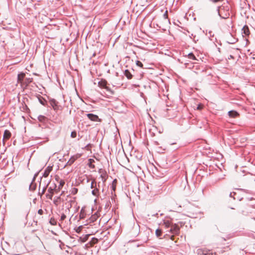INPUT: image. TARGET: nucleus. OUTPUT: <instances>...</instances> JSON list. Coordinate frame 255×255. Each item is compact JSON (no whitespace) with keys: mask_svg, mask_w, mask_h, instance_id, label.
<instances>
[{"mask_svg":"<svg viewBox=\"0 0 255 255\" xmlns=\"http://www.w3.org/2000/svg\"><path fill=\"white\" fill-rule=\"evenodd\" d=\"M230 5L228 2H224L221 6H218V14L222 19H227L230 16Z\"/></svg>","mask_w":255,"mask_h":255,"instance_id":"obj_1","label":"nucleus"},{"mask_svg":"<svg viewBox=\"0 0 255 255\" xmlns=\"http://www.w3.org/2000/svg\"><path fill=\"white\" fill-rule=\"evenodd\" d=\"M98 85L99 87L105 89L109 93L113 94L112 91L111 90L109 87L107 86V81H99L98 82Z\"/></svg>","mask_w":255,"mask_h":255,"instance_id":"obj_2","label":"nucleus"},{"mask_svg":"<svg viewBox=\"0 0 255 255\" xmlns=\"http://www.w3.org/2000/svg\"><path fill=\"white\" fill-rule=\"evenodd\" d=\"M71 205H68L66 207V208L64 210L63 212L61 213L60 221H63L66 218V215L69 214L70 211V209L71 208Z\"/></svg>","mask_w":255,"mask_h":255,"instance_id":"obj_3","label":"nucleus"},{"mask_svg":"<svg viewBox=\"0 0 255 255\" xmlns=\"http://www.w3.org/2000/svg\"><path fill=\"white\" fill-rule=\"evenodd\" d=\"M180 229L177 225L176 224H172L170 229V232L172 234L175 235L178 234L179 233Z\"/></svg>","mask_w":255,"mask_h":255,"instance_id":"obj_4","label":"nucleus"},{"mask_svg":"<svg viewBox=\"0 0 255 255\" xmlns=\"http://www.w3.org/2000/svg\"><path fill=\"white\" fill-rule=\"evenodd\" d=\"M11 135V134L8 130L6 129L4 130L2 139L3 144H5V141L8 139L10 137Z\"/></svg>","mask_w":255,"mask_h":255,"instance_id":"obj_5","label":"nucleus"},{"mask_svg":"<svg viewBox=\"0 0 255 255\" xmlns=\"http://www.w3.org/2000/svg\"><path fill=\"white\" fill-rule=\"evenodd\" d=\"M87 117L92 121L96 122V121H100L98 116L96 115H94L93 114H87Z\"/></svg>","mask_w":255,"mask_h":255,"instance_id":"obj_6","label":"nucleus"},{"mask_svg":"<svg viewBox=\"0 0 255 255\" xmlns=\"http://www.w3.org/2000/svg\"><path fill=\"white\" fill-rule=\"evenodd\" d=\"M24 78H25V80H32L33 79L32 78L25 77V74L23 72H21L17 75V80H23Z\"/></svg>","mask_w":255,"mask_h":255,"instance_id":"obj_7","label":"nucleus"},{"mask_svg":"<svg viewBox=\"0 0 255 255\" xmlns=\"http://www.w3.org/2000/svg\"><path fill=\"white\" fill-rule=\"evenodd\" d=\"M51 106L53 107L54 110H56L58 108V102L55 99H51L49 101Z\"/></svg>","mask_w":255,"mask_h":255,"instance_id":"obj_8","label":"nucleus"},{"mask_svg":"<svg viewBox=\"0 0 255 255\" xmlns=\"http://www.w3.org/2000/svg\"><path fill=\"white\" fill-rule=\"evenodd\" d=\"M52 167L48 166L45 170V171L43 174V176L44 177H47L49 175V174L50 172H51V171L52 170Z\"/></svg>","mask_w":255,"mask_h":255,"instance_id":"obj_9","label":"nucleus"},{"mask_svg":"<svg viewBox=\"0 0 255 255\" xmlns=\"http://www.w3.org/2000/svg\"><path fill=\"white\" fill-rule=\"evenodd\" d=\"M37 98L39 103L41 105H42L43 106L45 105V104L46 103V101L45 100V99L44 98H43L40 95H38V96H37Z\"/></svg>","mask_w":255,"mask_h":255,"instance_id":"obj_10","label":"nucleus"},{"mask_svg":"<svg viewBox=\"0 0 255 255\" xmlns=\"http://www.w3.org/2000/svg\"><path fill=\"white\" fill-rule=\"evenodd\" d=\"M197 255H209L210 254L207 251L199 249L197 251Z\"/></svg>","mask_w":255,"mask_h":255,"instance_id":"obj_11","label":"nucleus"},{"mask_svg":"<svg viewBox=\"0 0 255 255\" xmlns=\"http://www.w3.org/2000/svg\"><path fill=\"white\" fill-rule=\"evenodd\" d=\"M228 115L230 117L236 118L239 116V114L236 111H230L228 112Z\"/></svg>","mask_w":255,"mask_h":255,"instance_id":"obj_12","label":"nucleus"},{"mask_svg":"<svg viewBox=\"0 0 255 255\" xmlns=\"http://www.w3.org/2000/svg\"><path fill=\"white\" fill-rule=\"evenodd\" d=\"M98 219V216L96 214H94L92 215V216L89 218L88 222L89 223H93L96 221Z\"/></svg>","mask_w":255,"mask_h":255,"instance_id":"obj_13","label":"nucleus"},{"mask_svg":"<svg viewBox=\"0 0 255 255\" xmlns=\"http://www.w3.org/2000/svg\"><path fill=\"white\" fill-rule=\"evenodd\" d=\"M172 224L170 221L168 220H164L163 222V225L164 226L165 228L167 229L171 227Z\"/></svg>","mask_w":255,"mask_h":255,"instance_id":"obj_14","label":"nucleus"},{"mask_svg":"<svg viewBox=\"0 0 255 255\" xmlns=\"http://www.w3.org/2000/svg\"><path fill=\"white\" fill-rule=\"evenodd\" d=\"M125 75L127 77L128 79H131L132 77V74L128 70H126L124 72Z\"/></svg>","mask_w":255,"mask_h":255,"instance_id":"obj_15","label":"nucleus"},{"mask_svg":"<svg viewBox=\"0 0 255 255\" xmlns=\"http://www.w3.org/2000/svg\"><path fill=\"white\" fill-rule=\"evenodd\" d=\"M99 189L97 187H96L92 191V194L96 197H98L99 196Z\"/></svg>","mask_w":255,"mask_h":255,"instance_id":"obj_16","label":"nucleus"},{"mask_svg":"<svg viewBox=\"0 0 255 255\" xmlns=\"http://www.w3.org/2000/svg\"><path fill=\"white\" fill-rule=\"evenodd\" d=\"M242 30L243 31V33L246 35H249V34H250L249 29V27L247 25H245V26H244L243 27V28L242 29Z\"/></svg>","mask_w":255,"mask_h":255,"instance_id":"obj_17","label":"nucleus"},{"mask_svg":"<svg viewBox=\"0 0 255 255\" xmlns=\"http://www.w3.org/2000/svg\"><path fill=\"white\" fill-rule=\"evenodd\" d=\"M76 158L74 156H72L66 163V165H71L76 160Z\"/></svg>","mask_w":255,"mask_h":255,"instance_id":"obj_18","label":"nucleus"},{"mask_svg":"<svg viewBox=\"0 0 255 255\" xmlns=\"http://www.w3.org/2000/svg\"><path fill=\"white\" fill-rule=\"evenodd\" d=\"M36 184L34 182H31L29 186V190L31 191H33L35 190Z\"/></svg>","mask_w":255,"mask_h":255,"instance_id":"obj_19","label":"nucleus"},{"mask_svg":"<svg viewBox=\"0 0 255 255\" xmlns=\"http://www.w3.org/2000/svg\"><path fill=\"white\" fill-rule=\"evenodd\" d=\"M85 214L84 212V209L82 208L80 212L79 217L80 219H83L85 218Z\"/></svg>","mask_w":255,"mask_h":255,"instance_id":"obj_20","label":"nucleus"},{"mask_svg":"<svg viewBox=\"0 0 255 255\" xmlns=\"http://www.w3.org/2000/svg\"><path fill=\"white\" fill-rule=\"evenodd\" d=\"M163 18L164 19V20L166 22L169 21V19H168V11L166 10L164 13L162 15Z\"/></svg>","mask_w":255,"mask_h":255,"instance_id":"obj_21","label":"nucleus"},{"mask_svg":"<svg viewBox=\"0 0 255 255\" xmlns=\"http://www.w3.org/2000/svg\"><path fill=\"white\" fill-rule=\"evenodd\" d=\"M65 184V181L64 180H60V181H59V186H58V190H60L61 189V188L63 187V186Z\"/></svg>","mask_w":255,"mask_h":255,"instance_id":"obj_22","label":"nucleus"},{"mask_svg":"<svg viewBox=\"0 0 255 255\" xmlns=\"http://www.w3.org/2000/svg\"><path fill=\"white\" fill-rule=\"evenodd\" d=\"M155 234L157 237H160L162 235V230L159 229H157L155 231Z\"/></svg>","mask_w":255,"mask_h":255,"instance_id":"obj_23","label":"nucleus"},{"mask_svg":"<svg viewBox=\"0 0 255 255\" xmlns=\"http://www.w3.org/2000/svg\"><path fill=\"white\" fill-rule=\"evenodd\" d=\"M97 187V183L95 179L93 180L91 184V188L94 189Z\"/></svg>","mask_w":255,"mask_h":255,"instance_id":"obj_24","label":"nucleus"},{"mask_svg":"<svg viewBox=\"0 0 255 255\" xmlns=\"http://www.w3.org/2000/svg\"><path fill=\"white\" fill-rule=\"evenodd\" d=\"M188 58H189L190 59L194 60H196V58L193 53H189L188 55Z\"/></svg>","mask_w":255,"mask_h":255,"instance_id":"obj_25","label":"nucleus"},{"mask_svg":"<svg viewBox=\"0 0 255 255\" xmlns=\"http://www.w3.org/2000/svg\"><path fill=\"white\" fill-rule=\"evenodd\" d=\"M78 192V189L76 188H73L71 190V194L73 195H75Z\"/></svg>","mask_w":255,"mask_h":255,"instance_id":"obj_26","label":"nucleus"},{"mask_svg":"<svg viewBox=\"0 0 255 255\" xmlns=\"http://www.w3.org/2000/svg\"><path fill=\"white\" fill-rule=\"evenodd\" d=\"M38 119L40 122H43L45 119V117L43 116L40 115L39 116H38Z\"/></svg>","mask_w":255,"mask_h":255,"instance_id":"obj_27","label":"nucleus"},{"mask_svg":"<svg viewBox=\"0 0 255 255\" xmlns=\"http://www.w3.org/2000/svg\"><path fill=\"white\" fill-rule=\"evenodd\" d=\"M136 64L138 67H139L140 68L143 67V64L139 61H136Z\"/></svg>","mask_w":255,"mask_h":255,"instance_id":"obj_28","label":"nucleus"},{"mask_svg":"<svg viewBox=\"0 0 255 255\" xmlns=\"http://www.w3.org/2000/svg\"><path fill=\"white\" fill-rule=\"evenodd\" d=\"M77 135V132L75 131H73L71 133V136L72 138H75L76 137Z\"/></svg>","mask_w":255,"mask_h":255,"instance_id":"obj_29","label":"nucleus"},{"mask_svg":"<svg viewBox=\"0 0 255 255\" xmlns=\"http://www.w3.org/2000/svg\"><path fill=\"white\" fill-rule=\"evenodd\" d=\"M49 184V182L46 184V186H45V187L43 188L42 191V192H41V195H42V194H43L45 193V191H46V188H47V186H48V184Z\"/></svg>","mask_w":255,"mask_h":255,"instance_id":"obj_30","label":"nucleus"},{"mask_svg":"<svg viewBox=\"0 0 255 255\" xmlns=\"http://www.w3.org/2000/svg\"><path fill=\"white\" fill-rule=\"evenodd\" d=\"M83 228V226H82V225H81V226H79V227L77 228V230H76V232H77V233H79V232H81V231L82 230Z\"/></svg>","mask_w":255,"mask_h":255,"instance_id":"obj_31","label":"nucleus"},{"mask_svg":"<svg viewBox=\"0 0 255 255\" xmlns=\"http://www.w3.org/2000/svg\"><path fill=\"white\" fill-rule=\"evenodd\" d=\"M53 189L51 187H50L48 189V192H49V193H50V194H53Z\"/></svg>","mask_w":255,"mask_h":255,"instance_id":"obj_32","label":"nucleus"},{"mask_svg":"<svg viewBox=\"0 0 255 255\" xmlns=\"http://www.w3.org/2000/svg\"><path fill=\"white\" fill-rule=\"evenodd\" d=\"M203 105L201 104H200L198 105V106L197 107V109L198 110H201V109H203Z\"/></svg>","mask_w":255,"mask_h":255,"instance_id":"obj_33","label":"nucleus"},{"mask_svg":"<svg viewBox=\"0 0 255 255\" xmlns=\"http://www.w3.org/2000/svg\"><path fill=\"white\" fill-rule=\"evenodd\" d=\"M60 199V196H58V197H55V199L54 200V203L56 205H57L56 204V202L58 201V200H59Z\"/></svg>","mask_w":255,"mask_h":255,"instance_id":"obj_34","label":"nucleus"},{"mask_svg":"<svg viewBox=\"0 0 255 255\" xmlns=\"http://www.w3.org/2000/svg\"><path fill=\"white\" fill-rule=\"evenodd\" d=\"M38 172H37V173H36L34 174V176H33V177L32 180V181H31V182H34V181H35V179H36V177H37V175H38Z\"/></svg>","mask_w":255,"mask_h":255,"instance_id":"obj_35","label":"nucleus"},{"mask_svg":"<svg viewBox=\"0 0 255 255\" xmlns=\"http://www.w3.org/2000/svg\"><path fill=\"white\" fill-rule=\"evenodd\" d=\"M235 195H236V192H231L230 194V197H233L234 199H235V197L234 196Z\"/></svg>","mask_w":255,"mask_h":255,"instance_id":"obj_36","label":"nucleus"},{"mask_svg":"<svg viewBox=\"0 0 255 255\" xmlns=\"http://www.w3.org/2000/svg\"><path fill=\"white\" fill-rule=\"evenodd\" d=\"M46 197H47V198H49V199H51H51H52V197H53V194H50V193H49V194H46Z\"/></svg>","mask_w":255,"mask_h":255,"instance_id":"obj_37","label":"nucleus"},{"mask_svg":"<svg viewBox=\"0 0 255 255\" xmlns=\"http://www.w3.org/2000/svg\"><path fill=\"white\" fill-rule=\"evenodd\" d=\"M38 214L39 215H42L43 214V211L42 209H39L38 210Z\"/></svg>","mask_w":255,"mask_h":255,"instance_id":"obj_38","label":"nucleus"},{"mask_svg":"<svg viewBox=\"0 0 255 255\" xmlns=\"http://www.w3.org/2000/svg\"><path fill=\"white\" fill-rule=\"evenodd\" d=\"M112 187L113 190H115V189H116V185H115V184H112Z\"/></svg>","mask_w":255,"mask_h":255,"instance_id":"obj_39","label":"nucleus"},{"mask_svg":"<svg viewBox=\"0 0 255 255\" xmlns=\"http://www.w3.org/2000/svg\"><path fill=\"white\" fill-rule=\"evenodd\" d=\"M234 58L233 56H232V55H230L228 58L229 59H232V58Z\"/></svg>","mask_w":255,"mask_h":255,"instance_id":"obj_40","label":"nucleus"},{"mask_svg":"<svg viewBox=\"0 0 255 255\" xmlns=\"http://www.w3.org/2000/svg\"><path fill=\"white\" fill-rule=\"evenodd\" d=\"M116 182H117V179H115V180L113 181L112 184H115V183H116Z\"/></svg>","mask_w":255,"mask_h":255,"instance_id":"obj_41","label":"nucleus"},{"mask_svg":"<svg viewBox=\"0 0 255 255\" xmlns=\"http://www.w3.org/2000/svg\"><path fill=\"white\" fill-rule=\"evenodd\" d=\"M157 216H158V214H157V213H156V214H154V215H153V216H154V217H157Z\"/></svg>","mask_w":255,"mask_h":255,"instance_id":"obj_42","label":"nucleus"},{"mask_svg":"<svg viewBox=\"0 0 255 255\" xmlns=\"http://www.w3.org/2000/svg\"><path fill=\"white\" fill-rule=\"evenodd\" d=\"M248 199L249 201H251V200H253V198H248Z\"/></svg>","mask_w":255,"mask_h":255,"instance_id":"obj_43","label":"nucleus"},{"mask_svg":"<svg viewBox=\"0 0 255 255\" xmlns=\"http://www.w3.org/2000/svg\"><path fill=\"white\" fill-rule=\"evenodd\" d=\"M28 82L27 83H26L27 84H28L29 82H31L32 81L31 80H30V81H27Z\"/></svg>","mask_w":255,"mask_h":255,"instance_id":"obj_44","label":"nucleus"},{"mask_svg":"<svg viewBox=\"0 0 255 255\" xmlns=\"http://www.w3.org/2000/svg\"><path fill=\"white\" fill-rule=\"evenodd\" d=\"M57 82H58V83H59V84L60 86H61V83H60V81H57Z\"/></svg>","mask_w":255,"mask_h":255,"instance_id":"obj_45","label":"nucleus"},{"mask_svg":"<svg viewBox=\"0 0 255 255\" xmlns=\"http://www.w3.org/2000/svg\"><path fill=\"white\" fill-rule=\"evenodd\" d=\"M56 192H58V191H59L60 190H58V188L57 189H56L55 190Z\"/></svg>","mask_w":255,"mask_h":255,"instance_id":"obj_46","label":"nucleus"},{"mask_svg":"<svg viewBox=\"0 0 255 255\" xmlns=\"http://www.w3.org/2000/svg\"><path fill=\"white\" fill-rule=\"evenodd\" d=\"M95 55H96V53H94L93 54V57H94Z\"/></svg>","mask_w":255,"mask_h":255,"instance_id":"obj_47","label":"nucleus"},{"mask_svg":"<svg viewBox=\"0 0 255 255\" xmlns=\"http://www.w3.org/2000/svg\"><path fill=\"white\" fill-rule=\"evenodd\" d=\"M89 166H90V167H94V165H93V166H92L91 165H89Z\"/></svg>","mask_w":255,"mask_h":255,"instance_id":"obj_48","label":"nucleus"},{"mask_svg":"<svg viewBox=\"0 0 255 255\" xmlns=\"http://www.w3.org/2000/svg\"><path fill=\"white\" fill-rule=\"evenodd\" d=\"M50 223H51V224L54 225V224L52 223H53V221H52V222H50Z\"/></svg>","mask_w":255,"mask_h":255,"instance_id":"obj_49","label":"nucleus"},{"mask_svg":"<svg viewBox=\"0 0 255 255\" xmlns=\"http://www.w3.org/2000/svg\"><path fill=\"white\" fill-rule=\"evenodd\" d=\"M50 223H51V224L54 225V224L52 223H53V221H52V222H50Z\"/></svg>","mask_w":255,"mask_h":255,"instance_id":"obj_50","label":"nucleus"},{"mask_svg":"<svg viewBox=\"0 0 255 255\" xmlns=\"http://www.w3.org/2000/svg\"><path fill=\"white\" fill-rule=\"evenodd\" d=\"M62 194H63V192H62L61 193V194H60V196H61Z\"/></svg>","mask_w":255,"mask_h":255,"instance_id":"obj_51","label":"nucleus"},{"mask_svg":"<svg viewBox=\"0 0 255 255\" xmlns=\"http://www.w3.org/2000/svg\"><path fill=\"white\" fill-rule=\"evenodd\" d=\"M21 81L17 80V83H19V82H21Z\"/></svg>","mask_w":255,"mask_h":255,"instance_id":"obj_52","label":"nucleus"},{"mask_svg":"<svg viewBox=\"0 0 255 255\" xmlns=\"http://www.w3.org/2000/svg\"><path fill=\"white\" fill-rule=\"evenodd\" d=\"M89 160H93V159H92L91 158H90Z\"/></svg>","mask_w":255,"mask_h":255,"instance_id":"obj_53","label":"nucleus"}]
</instances>
